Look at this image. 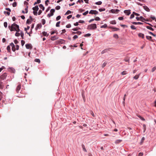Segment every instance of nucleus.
I'll return each instance as SVG.
<instances>
[{
	"mask_svg": "<svg viewBox=\"0 0 156 156\" xmlns=\"http://www.w3.org/2000/svg\"><path fill=\"white\" fill-rule=\"evenodd\" d=\"M8 27L11 31H16L17 32L20 31V30L19 28V26L15 23L12 24L11 27L9 26Z\"/></svg>",
	"mask_w": 156,
	"mask_h": 156,
	"instance_id": "obj_1",
	"label": "nucleus"
},
{
	"mask_svg": "<svg viewBox=\"0 0 156 156\" xmlns=\"http://www.w3.org/2000/svg\"><path fill=\"white\" fill-rule=\"evenodd\" d=\"M96 28L97 26L96 24L94 23L88 25L87 29L88 30H94Z\"/></svg>",
	"mask_w": 156,
	"mask_h": 156,
	"instance_id": "obj_2",
	"label": "nucleus"
},
{
	"mask_svg": "<svg viewBox=\"0 0 156 156\" xmlns=\"http://www.w3.org/2000/svg\"><path fill=\"white\" fill-rule=\"evenodd\" d=\"M7 76V74L6 73H5L2 74L0 76V81L4 80L5 79Z\"/></svg>",
	"mask_w": 156,
	"mask_h": 156,
	"instance_id": "obj_3",
	"label": "nucleus"
},
{
	"mask_svg": "<svg viewBox=\"0 0 156 156\" xmlns=\"http://www.w3.org/2000/svg\"><path fill=\"white\" fill-rule=\"evenodd\" d=\"M55 12V10L54 9H51L50 10V14H49L48 15V16L49 17H50V16H53L54 14V13Z\"/></svg>",
	"mask_w": 156,
	"mask_h": 156,
	"instance_id": "obj_4",
	"label": "nucleus"
},
{
	"mask_svg": "<svg viewBox=\"0 0 156 156\" xmlns=\"http://www.w3.org/2000/svg\"><path fill=\"white\" fill-rule=\"evenodd\" d=\"M89 14H97L98 13V12L96 10H91L89 12Z\"/></svg>",
	"mask_w": 156,
	"mask_h": 156,
	"instance_id": "obj_5",
	"label": "nucleus"
},
{
	"mask_svg": "<svg viewBox=\"0 0 156 156\" xmlns=\"http://www.w3.org/2000/svg\"><path fill=\"white\" fill-rule=\"evenodd\" d=\"M21 87V84H19L17 87L16 89V91L17 93H19V91L20 90Z\"/></svg>",
	"mask_w": 156,
	"mask_h": 156,
	"instance_id": "obj_6",
	"label": "nucleus"
},
{
	"mask_svg": "<svg viewBox=\"0 0 156 156\" xmlns=\"http://www.w3.org/2000/svg\"><path fill=\"white\" fill-rule=\"evenodd\" d=\"M27 49H31L32 48V47L30 44H27L25 45Z\"/></svg>",
	"mask_w": 156,
	"mask_h": 156,
	"instance_id": "obj_7",
	"label": "nucleus"
},
{
	"mask_svg": "<svg viewBox=\"0 0 156 156\" xmlns=\"http://www.w3.org/2000/svg\"><path fill=\"white\" fill-rule=\"evenodd\" d=\"M9 72L11 73H14L15 72V69L12 68H9Z\"/></svg>",
	"mask_w": 156,
	"mask_h": 156,
	"instance_id": "obj_8",
	"label": "nucleus"
},
{
	"mask_svg": "<svg viewBox=\"0 0 156 156\" xmlns=\"http://www.w3.org/2000/svg\"><path fill=\"white\" fill-rule=\"evenodd\" d=\"M119 11V10L118 9H112L111 10V12L112 13H117Z\"/></svg>",
	"mask_w": 156,
	"mask_h": 156,
	"instance_id": "obj_9",
	"label": "nucleus"
},
{
	"mask_svg": "<svg viewBox=\"0 0 156 156\" xmlns=\"http://www.w3.org/2000/svg\"><path fill=\"white\" fill-rule=\"evenodd\" d=\"M124 13L126 14L127 15H129L131 13L130 10H125L124 11Z\"/></svg>",
	"mask_w": 156,
	"mask_h": 156,
	"instance_id": "obj_10",
	"label": "nucleus"
},
{
	"mask_svg": "<svg viewBox=\"0 0 156 156\" xmlns=\"http://www.w3.org/2000/svg\"><path fill=\"white\" fill-rule=\"evenodd\" d=\"M4 87L3 83L1 81H0V88L2 89L4 88Z\"/></svg>",
	"mask_w": 156,
	"mask_h": 156,
	"instance_id": "obj_11",
	"label": "nucleus"
},
{
	"mask_svg": "<svg viewBox=\"0 0 156 156\" xmlns=\"http://www.w3.org/2000/svg\"><path fill=\"white\" fill-rule=\"evenodd\" d=\"M41 27H42V25L41 23L38 24L37 25V26L35 28V29H36V30H37L38 28H41Z\"/></svg>",
	"mask_w": 156,
	"mask_h": 156,
	"instance_id": "obj_12",
	"label": "nucleus"
},
{
	"mask_svg": "<svg viewBox=\"0 0 156 156\" xmlns=\"http://www.w3.org/2000/svg\"><path fill=\"white\" fill-rule=\"evenodd\" d=\"M144 9L147 11L149 12L150 11L149 9L146 6H143Z\"/></svg>",
	"mask_w": 156,
	"mask_h": 156,
	"instance_id": "obj_13",
	"label": "nucleus"
},
{
	"mask_svg": "<svg viewBox=\"0 0 156 156\" xmlns=\"http://www.w3.org/2000/svg\"><path fill=\"white\" fill-rule=\"evenodd\" d=\"M140 20H141V21H142V22H144V20H145V21H148V20H146L142 16H141L140 17Z\"/></svg>",
	"mask_w": 156,
	"mask_h": 156,
	"instance_id": "obj_14",
	"label": "nucleus"
},
{
	"mask_svg": "<svg viewBox=\"0 0 156 156\" xmlns=\"http://www.w3.org/2000/svg\"><path fill=\"white\" fill-rule=\"evenodd\" d=\"M33 10L34 11H37L39 9L38 6L37 5L35 6L33 8Z\"/></svg>",
	"mask_w": 156,
	"mask_h": 156,
	"instance_id": "obj_15",
	"label": "nucleus"
},
{
	"mask_svg": "<svg viewBox=\"0 0 156 156\" xmlns=\"http://www.w3.org/2000/svg\"><path fill=\"white\" fill-rule=\"evenodd\" d=\"M58 37H56L55 36H52L51 38V39L52 41H54L56 39H58Z\"/></svg>",
	"mask_w": 156,
	"mask_h": 156,
	"instance_id": "obj_16",
	"label": "nucleus"
},
{
	"mask_svg": "<svg viewBox=\"0 0 156 156\" xmlns=\"http://www.w3.org/2000/svg\"><path fill=\"white\" fill-rule=\"evenodd\" d=\"M138 36L140 37H141L142 38H144V34L141 33H139L138 34Z\"/></svg>",
	"mask_w": 156,
	"mask_h": 156,
	"instance_id": "obj_17",
	"label": "nucleus"
},
{
	"mask_svg": "<svg viewBox=\"0 0 156 156\" xmlns=\"http://www.w3.org/2000/svg\"><path fill=\"white\" fill-rule=\"evenodd\" d=\"M140 74V73L138 75H135L133 77V78L135 80L139 78Z\"/></svg>",
	"mask_w": 156,
	"mask_h": 156,
	"instance_id": "obj_18",
	"label": "nucleus"
},
{
	"mask_svg": "<svg viewBox=\"0 0 156 156\" xmlns=\"http://www.w3.org/2000/svg\"><path fill=\"white\" fill-rule=\"evenodd\" d=\"M137 116L138 117H139L141 120L144 121H145V119L144 118H143V117L141 116L140 115H137Z\"/></svg>",
	"mask_w": 156,
	"mask_h": 156,
	"instance_id": "obj_19",
	"label": "nucleus"
},
{
	"mask_svg": "<svg viewBox=\"0 0 156 156\" xmlns=\"http://www.w3.org/2000/svg\"><path fill=\"white\" fill-rule=\"evenodd\" d=\"M109 51V49H106L102 51L101 53L103 54Z\"/></svg>",
	"mask_w": 156,
	"mask_h": 156,
	"instance_id": "obj_20",
	"label": "nucleus"
},
{
	"mask_svg": "<svg viewBox=\"0 0 156 156\" xmlns=\"http://www.w3.org/2000/svg\"><path fill=\"white\" fill-rule=\"evenodd\" d=\"M122 141V140H116L115 141V143L116 144H119V143H120Z\"/></svg>",
	"mask_w": 156,
	"mask_h": 156,
	"instance_id": "obj_21",
	"label": "nucleus"
},
{
	"mask_svg": "<svg viewBox=\"0 0 156 156\" xmlns=\"http://www.w3.org/2000/svg\"><path fill=\"white\" fill-rule=\"evenodd\" d=\"M39 7L41 9H42L43 11L44 10V7L42 4H40L39 5Z\"/></svg>",
	"mask_w": 156,
	"mask_h": 156,
	"instance_id": "obj_22",
	"label": "nucleus"
},
{
	"mask_svg": "<svg viewBox=\"0 0 156 156\" xmlns=\"http://www.w3.org/2000/svg\"><path fill=\"white\" fill-rule=\"evenodd\" d=\"M43 35L44 36H48V34H47V33L45 31H44L42 32Z\"/></svg>",
	"mask_w": 156,
	"mask_h": 156,
	"instance_id": "obj_23",
	"label": "nucleus"
},
{
	"mask_svg": "<svg viewBox=\"0 0 156 156\" xmlns=\"http://www.w3.org/2000/svg\"><path fill=\"white\" fill-rule=\"evenodd\" d=\"M110 23L112 24H116V22L115 20L111 21L110 22Z\"/></svg>",
	"mask_w": 156,
	"mask_h": 156,
	"instance_id": "obj_24",
	"label": "nucleus"
},
{
	"mask_svg": "<svg viewBox=\"0 0 156 156\" xmlns=\"http://www.w3.org/2000/svg\"><path fill=\"white\" fill-rule=\"evenodd\" d=\"M107 27V25L106 24H105L103 25L101 27V28H106Z\"/></svg>",
	"mask_w": 156,
	"mask_h": 156,
	"instance_id": "obj_25",
	"label": "nucleus"
},
{
	"mask_svg": "<svg viewBox=\"0 0 156 156\" xmlns=\"http://www.w3.org/2000/svg\"><path fill=\"white\" fill-rule=\"evenodd\" d=\"M146 28L147 29H149V30H151L152 31H153L154 30L151 27H149V26H146Z\"/></svg>",
	"mask_w": 156,
	"mask_h": 156,
	"instance_id": "obj_26",
	"label": "nucleus"
},
{
	"mask_svg": "<svg viewBox=\"0 0 156 156\" xmlns=\"http://www.w3.org/2000/svg\"><path fill=\"white\" fill-rule=\"evenodd\" d=\"M82 146L83 151L85 152H87V150L85 148L84 145L83 144H82Z\"/></svg>",
	"mask_w": 156,
	"mask_h": 156,
	"instance_id": "obj_27",
	"label": "nucleus"
},
{
	"mask_svg": "<svg viewBox=\"0 0 156 156\" xmlns=\"http://www.w3.org/2000/svg\"><path fill=\"white\" fill-rule=\"evenodd\" d=\"M95 4L96 5H100L101 4L102 2L101 1H99L97 2H96Z\"/></svg>",
	"mask_w": 156,
	"mask_h": 156,
	"instance_id": "obj_28",
	"label": "nucleus"
},
{
	"mask_svg": "<svg viewBox=\"0 0 156 156\" xmlns=\"http://www.w3.org/2000/svg\"><path fill=\"white\" fill-rule=\"evenodd\" d=\"M127 73V72L126 71H123L121 73V74L122 75H126V74Z\"/></svg>",
	"mask_w": 156,
	"mask_h": 156,
	"instance_id": "obj_29",
	"label": "nucleus"
},
{
	"mask_svg": "<svg viewBox=\"0 0 156 156\" xmlns=\"http://www.w3.org/2000/svg\"><path fill=\"white\" fill-rule=\"evenodd\" d=\"M72 12L70 10H68L67 11V12L65 14V15H68L70 13H71Z\"/></svg>",
	"mask_w": 156,
	"mask_h": 156,
	"instance_id": "obj_30",
	"label": "nucleus"
},
{
	"mask_svg": "<svg viewBox=\"0 0 156 156\" xmlns=\"http://www.w3.org/2000/svg\"><path fill=\"white\" fill-rule=\"evenodd\" d=\"M34 61L35 62H38V63H40V60L39 59L36 58L35 59Z\"/></svg>",
	"mask_w": 156,
	"mask_h": 156,
	"instance_id": "obj_31",
	"label": "nucleus"
},
{
	"mask_svg": "<svg viewBox=\"0 0 156 156\" xmlns=\"http://www.w3.org/2000/svg\"><path fill=\"white\" fill-rule=\"evenodd\" d=\"M131 28L133 30H136V28L135 27V26L134 25H131L130 26Z\"/></svg>",
	"mask_w": 156,
	"mask_h": 156,
	"instance_id": "obj_32",
	"label": "nucleus"
},
{
	"mask_svg": "<svg viewBox=\"0 0 156 156\" xmlns=\"http://www.w3.org/2000/svg\"><path fill=\"white\" fill-rule=\"evenodd\" d=\"M106 64H107V62H105L102 65V68H104V67H105V66L106 65Z\"/></svg>",
	"mask_w": 156,
	"mask_h": 156,
	"instance_id": "obj_33",
	"label": "nucleus"
},
{
	"mask_svg": "<svg viewBox=\"0 0 156 156\" xmlns=\"http://www.w3.org/2000/svg\"><path fill=\"white\" fill-rule=\"evenodd\" d=\"M60 23V21H59V22H58L56 24V27H59L60 25H59V24Z\"/></svg>",
	"mask_w": 156,
	"mask_h": 156,
	"instance_id": "obj_34",
	"label": "nucleus"
},
{
	"mask_svg": "<svg viewBox=\"0 0 156 156\" xmlns=\"http://www.w3.org/2000/svg\"><path fill=\"white\" fill-rule=\"evenodd\" d=\"M134 14H133V13L131 15L130 17V19H132L133 18H134Z\"/></svg>",
	"mask_w": 156,
	"mask_h": 156,
	"instance_id": "obj_35",
	"label": "nucleus"
},
{
	"mask_svg": "<svg viewBox=\"0 0 156 156\" xmlns=\"http://www.w3.org/2000/svg\"><path fill=\"white\" fill-rule=\"evenodd\" d=\"M146 38L148 40H151L152 38V37L151 36H146Z\"/></svg>",
	"mask_w": 156,
	"mask_h": 156,
	"instance_id": "obj_36",
	"label": "nucleus"
},
{
	"mask_svg": "<svg viewBox=\"0 0 156 156\" xmlns=\"http://www.w3.org/2000/svg\"><path fill=\"white\" fill-rule=\"evenodd\" d=\"M42 23L43 25L45 23V20L44 19H42Z\"/></svg>",
	"mask_w": 156,
	"mask_h": 156,
	"instance_id": "obj_37",
	"label": "nucleus"
},
{
	"mask_svg": "<svg viewBox=\"0 0 156 156\" xmlns=\"http://www.w3.org/2000/svg\"><path fill=\"white\" fill-rule=\"evenodd\" d=\"M156 69V67L155 66H154V67L153 68H152V70H151V72H154Z\"/></svg>",
	"mask_w": 156,
	"mask_h": 156,
	"instance_id": "obj_38",
	"label": "nucleus"
},
{
	"mask_svg": "<svg viewBox=\"0 0 156 156\" xmlns=\"http://www.w3.org/2000/svg\"><path fill=\"white\" fill-rule=\"evenodd\" d=\"M17 5V3L16 2H14L13 4H12V6L13 7H15Z\"/></svg>",
	"mask_w": 156,
	"mask_h": 156,
	"instance_id": "obj_39",
	"label": "nucleus"
},
{
	"mask_svg": "<svg viewBox=\"0 0 156 156\" xmlns=\"http://www.w3.org/2000/svg\"><path fill=\"white\" fill-rule=\"evenodd\" d=\"M4 26L5 28H6L7 26V23L6 22H5L4 23Z\"/></svg>",
	"mask_w": 156,
	"mask_h": 156,
	"instance_id": "obj_40",
	"label": "nucleus"
},
{
	"mask_svg": "<svg viewBox=\"0 0 156 156\" xmlns=\"http://www.w3.org/2000/svg\"><path fill=\"white\" fill-rule=\"evenodd\" d=\"M61 18V17L60 16H58L56 18V20L58 21L60 20Z\"/></svg>",
	"mask_w": 156,
	"mask_h": 156,
	"instance_id": "obj_41",
	"label": "nucleus"
},
{
	"mask_svg": "<svg viewBox=\"0 0 156 156\" xmlns=\"http://www.w3.org/2000/svg\"><path fill=\"white\" fill-rule=\"evenodd\" d=\"M25 42L23 40H22L21 41V44L22 46H23L25 44Z\"/></svg>",
	"mask_w": 156,
	"mask_h": 156,
	"instance_id": "obj_42",
	"label": "nucleus"
},
{
	"mask_svg": "<svg viewBox=\"0 0 156 156\" xmlns=\"http://www.w3.org/2000/svg\"><path fill=\"white\" fill-rule=\"evenodd\" d=\"M91 35V34H85L84 36L85 37H87L90 36Z\"/></svg>",
	"mask_w": 156,
	"mask_h": 156,
	"instance_id": "obj_43",
	"label": "nucleus"
},
{
	"mask_svg": "<svg viewBox=\"0 0 156 156\" xmlns=\"http://www.w3.org/2000/svg\"><path fill=\"white\" fill-rule=\"evenodd\" d=\"M112 28L114 29V31H117L119 30V29L118 28H116V27H111Z\"/></svg>",
	"mask_w": 156,
	"mask_h": 156,
	"instance_id": "obj_44",
	"label": "nucleus"
},
{
	"mask_svg": "<svg viewBox=\"0 0 156 156\" xmlns=\"http://www.w3.org/2000/svg\"><path fill=\"white\" fill-rule=\"evenodd\" d=\"M60 9V6L58 5V6H56L55 7V9L56 10H59Z\"/></svg>",
	"mask_w": 156,
	"mask_h": 156,
	"instance_id": "obj_45",
	"label": "nucleus"
},
{
	"mask_svg": "<svg viewBox=\"0 0 156 156\" xmlns=\"http://www.w3.org/2000/svg\"><path fill=\"white\" fill-rule=\"evenodd\" d=\"M7 49L8 52H9L10 51V48L9 46H8L7 47Z\"/></svg>",
	"mask_w": 156,
	"mask_h": 156,
	"instance_id": "obj_46",
	"label": "nucleus"
},
{
	"mask_svg": "<svg viewBox=\"0 0 156 156\" xmlns=\"http://www.w3.org/2000/svg\"><path fill=\"white\" fill-rule=\"evenodd\" d=\"M126 96V94H125L124 95V96L123 98V103H124L125 101Z\"/></svg>",
	"mask_w": 156,
	"mask_h": 156,
	"instance_id": "obj_47",
	"label": "nucleus"
},
{
	"mask_svg": "<svg viewBox=\"0 0 156 156\" xmlns=\"http://www.w3.org/2000/svg\"><path fill=\"white\" fill-rule=\"evenodd\" d=\"M99 10L100 12H102L105 10V9L104 8L103 9H99Z\"/></svg>",
	"mask_w": 156,
	"mask_h": 156,
	"instance_id": "obj_48",
	"label": "nucleus"
},
{
	"mask_svg": "<svg viewBox=\"0 0 156 156\" xmlns=\"http://www.w3.org/2000/svg\"><path fill=\"white\" fill-rule=\"evenodd\" d=\"M88 13V11H87L86 12H85L83 13V15L85 16V15H86Z\"/></svg>",
	"mask_w": 156,
	"mask_h": 156,
	"instance_id": "obj_49",
	"label": "nucleus"
},
{
	"mask_svg": "<svg viewBox=\"0 0 156 156\" xmlns=\"http://www.w3.org/2000/svg\"><path fill=\"white\" fill-rule=\"evenodd\" d=\"M143 127L144 129V132L145 131V130H146V129L145 125L143 124Z\"/></svg>",
	"mask_w": 156,
	"mask_h": 156,
	"instance_id": "obj_50",
	"label": "nucleus"
},
{
	"mask_svg": "<svg viewBox=\"0 0 156 156\" xmlns=\"http://www.w3.org/2000/svg\"><path fill=\"white\" fill-rule=\"evenodd\" d=\"M20 35V34L19 33L16 32L15 34V36L17 37L19 36Z\"/></svg>",
	"mask_w": 156,
	"mask_h": 156,
	"instance_id": "obj_51",
	"label": "nucleus"
},
{
	"mask_svg": "<svg viewBox=\"0 0 156 156\" xmlns=\"http://www.w3.org/2000/svg\"><path fill=\"white\" fill-rule=\"evenodd\" d=\"M133 14H134L136 16H140V14H139L136 13L135 12H133Z\"/></svg>",
	"mask_w": 156,
	"mask_h": 156,
	"instance_id": "obj_52",
	"label": "nucleus"
},
{
	"mask_svg": "<svg viewBox=\"0 0 156 156\" xmlns=\"http://www.w3.org/2000/svg\"><path fill=\"white\" fill-rule=\"evenodd\" d=\"M66 27L67 28H70L71 27V25L70 24H69L66 25Z\"/></svg>",
	"mask_w": 156,
	"mask_h": 156,
	"instance_id": "obj_53",
	"label": "nucleus"
},
{
	"mask_svg": "<svg viewBox=\"0 0 156 156\" xmlns=\"http://www.w3.org/2000/svg\"><path fill=\"white\" fill-rule=\"evenodd\" d=\"M79 29H80V28H73L72 29V30L74 31H77Z\"/></svg>",
	"mask_w": 156,
	"mask_h": 156,
	"instance_id": "obj_54",
	"label": "nucleus"
},
{
	"mask_svg": "<svg viewBox=\"0 0 156 156\" xmlns=\"http://www.w3.org/2000/svg\"><path fill=\"white\" fill-rule=\"evenodd\" d=\"M100 19V18L98 17H97L95 19V20L97 21L99 20Z\"/></svg>",
	"mask_w": 156,
	"mask_h": 156,
	"instance_id": "obj_55",
	"label": "nucleus"
},
{
	"mask_svg": "<svg viewBox=\"0 0 156 156\" xmlns=\"http://www.w3.org/2000/svg\"><path fill=\"white\" fill-rule=\"evenodd\" d=\"M12 50L13 51H16L15 46L12 47Z\"/></svg>",
	"mask_w": 156,
	"mask_h": 156,
	"instance_id": "obj_56",
	"label": "nucleus"
},
{
	"mask_svg": "<svg viewBox=\"0 0 156 156\" xmlns=\"http://www.w3.org/2000/svg\"><path fill=\"white\" fill-rule=\"evenodd\" d=\"M90 114L92 115V116H93V117H95V115H94V114L92 111H91L90 112Z\"/></svg>",
	"mask_w": 156,
	"mask_h": 156,
	"instance_id": "obj_57",
	"label": "nucleus"
},
{
	"mask_svg": "<svg viewBox=\"0 0 156 156\" xmlns=\"http://www.w3.org/2000/svg\"><path fill=\"white\" fill-rule=\"evenodd\" d=\"M78 37L77 35H75L73 36V38L74 39H74H75L77 38Z\"/></svg>",
	"mask_w": 156,
	"mask_h": 156,
	"instance_id": "obj_58",
	"label": "nucleus"
},
{
	"mask_svg": "<svg viewBox=\"0 0 156 156\" xmlns=\"http://www.w3.org/2000/svg\"><path fill=\"white\" fill-rule=\"evenodd\" d=\"M113 37H114L116 38H118V35L117 34H114L113 35Z\"/></svg>",
	"mask_w": 156,
	"mask_h": 156,
	"instance_id": "obj_59",
	"label": "nucleus"
},
{
	"mask_svg": "<svg viewBox=\"0 0 156 156\" xmlns=\"http://www.w3.org/2000/svg\"><path fill=\"white\" fill-rule=\"evenodd\" d=\"M4 13H6L8 16H9L10 14V12H8L4 11Z\"/></svg>",
	"mask_w": 156,
	"mask_h": 156,
	"instance_id": "obj_60",
	"label": "nucleus"
},
{
	"mask_svg": "<svg viewBox=\"0 0 156 156\" xmlns=\"http://www.w3.org/2000/svg\"><path fill=\"white\" fill-rule=\"evenodd\" d=\"M72 17V15H69L67 17L68 19H69Z\"/></svg>",
	"mask_w": 156,
	"mask_h": 156,
	"instance_id": "obj_61",
	"label": "nucleus"
},
{
	"mask_svg": "<svg viewBox=\"0 0 156 156\" xmlns=\"http://www.w3.org/2000/svg\"><path fill=\"white\" fill-rule=\"evenodd\" d=\"M76 34H77L79 35H80L81 34V32L80 31H78L77 32H76Z\"/></svg>",
	"mask_w": 156,
	"mask_h": 156,
	"instance_id": "obj_62",
	"label": "nucleus"
},
{
	"mask_svg": "<svg viewBox=\"0 0 156 156\" xmlns=\"http://www.w3.org/2000/svg\"><path fill=\"white\" fill-rule=\"evenodd\" d=\"M33 13L35 15H37V11H34L33 12Z\"/></svg>",
	"mask_w": 156,
	"mask_h": 156,
	"instance_id": "obj_63",
	"label": "nucleus"
},
{
	"mask_svg": "<svg viewBox=\"0 0 156 156\" xmlns=\"http://www.w3.org/2000/svg\"><path fill=\"white\" fill-rule=\"evenodd\" d=\"M143 154L142 153L140 152L138 156H143Z\"/></svg>",
	"mask_w": 156,
	"mask_h": 156,
	"instance_id": "obj_64",
	"label": "nucleus"
}]
</instances>
